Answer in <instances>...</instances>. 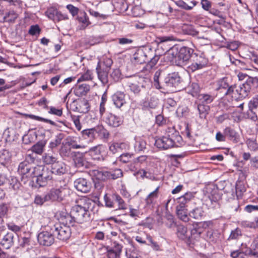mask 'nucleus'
<instances>
[{
    "mask_svg": "<svg viewBox=\"0 0 258 258\" xmlns=\"http://www.w3.org/2000/svg\"><path fill=\"white\" fill-rule=\"evenodd\" d=\"M246 144L249 150L253 151L258 150V144L255 140L249 139L246 141Z\"/></svg>",
    "mask_w": 258,
    "mask_h": 258,
    "instance_id": "54",
    "label": "nucleus"
},
{
    "mask_svg": "<svg viewBox=\"0 0 258 258\" xmlns=\"http://www.w3.org/2000/svg\"><path fill=\"white\" fill-rule=\"evenodd\" d=\"M55 186L46 194V199L49 202H61L70 196L71 190L64 180L56 181Z\"/></svg>",
    "mask_w": 258,
    "mask_h": 258,
    "instance_id": "3",
    "label": "nucleus"
},
{
    "mask_svg": "<svg viewBox=\"0 0 258 258\" xmlns=\"http://www.w3.org/2000/svg\"><path fill=\"white\" fill-rule=\"evenodd\" d=\"M112 199L117 203L118 209L124 210L126 209V204L119 195L113 194L112 196Z\"/></svg>",
    "mask_w": 258,
    "mask_h": 258,
    "instance_id": "46",
    "label": "nucleus"
},
{
    "mask_svg": "<svg viewBox=\"0 0 258 258\" xmlns=\"http://www.w3.org/2000/svg\"><path fill=\"white\" fill-rule=\"evenodd\" d=\"M224 134L226 137H228L229 139L235 143H237L240 141V137L238 134L233 128L229 126L226 127L224 130Z\"/></svg>",
    "mask_w": 258,
    "mask_h": 258,
    "instance_id": "22",
    "label": "nucleus"
},
{
    "mask_svg": "<svg viewBox=\"0 0 258 258\" xmlns=\"http://www.w3.org/2000/svg\"><path fill=\"white\" fill-rule=\"evenodd\" d=\"M242 235L241 231L240 229L236 228L231 232V233L228 237V240H236L239 238Z\"/></svg>",
    "mask_w": 258,
    "mask_h": 258,
    "instance_id": "53",
    "label": "nucleus"
},
{
    "mask_svg": "<svg viewBox=\"0 0 258 258\" xmlns=\"http://www.w3.org/2000/svg\"><path fill=\"white\" fill-rule=\"evenodd\" d=\"M36 166L33 167L31 164L27 161L21 162L18 167V172L24 178H33L35 176Z\"/></svg>",
    "mask_w": 258,
    "mask_h": 258,
    "instance_id": "10",
    "label": "nucleus"
},
{
    "mask_svg": "<svg viewBox=\"0 0 258 258\" xmlns=\"http://www.w3.org/2000/svg\"><path fill=\"white\" fill-rule=\"evenodd\" d=\"M63 137L64 135L62 134H59L57 135L56 136L55 139L49 143V148L51 149H53L60 145Z\"/></svg>",
    "mask_w": 258,
    "mask_h": 258,
    "instance_id": "50",
    "label": "nucleus"
},
{
    "mask_svg": "<svg viewBox=\"0 0 258 258\" xmlns=\"http://www.w3.org/2000/svg\"><path fill=\"white\" fill-rule=\"evenodd\" d=\"M198 110L200 118H205L209 113L210 107L208 105L200 103L198 105Z\"/></svg>",
    "mask_w": 258,
    "mask_h": 258,
    "instance_id": "41",
    "label": "nucleus"
},
{
    "mask_svg": "<svg viewBox=\"0 0 258 258\" xmlns=\"http://www.w3.org/2000/svg\"><path fill=\"white\" fill-rule=\"evenodd\" d=\"M16 236V234L12 232H8L1 239L0 244L4 248L9 249L14 245Z\"/></svg>",
    "mask_w": 258,
    "mask_h": 258,
    "instance_id": "15",
    "label": "nucleus"
},
{
    "mask_svg": "<svg viewBox=\"0 0 258 258\" xmlns=\"http://www.w3.org/2000/svg\"><path fill=\"white\" fill-rule=\"evenodd\" d=\"M194 53V50L192 48L187 46H182L176 55L174 57L172 61L176 65L182 66L185 64L190 58H191Z\"/></svg>",
    "mask_w": 258,
    "mask_h": 258,
    "instance_id": "7",
    "label": "nucleus"
},
{
    "mask_svg": "<svg viewBox=\"0 0 258 258\" xmlns=\"http://www.w3.org/2000/svg\"><path fill=\"white\" fill-rule=\"evenodd\" d=\"M105 150V146L102 145H98L90 148L88 151V153L94 160H103L102 153L104 152Z\"/></svg>",
    "mask_w": 258,
    "mask_h": 258,
    "instance_id": "14",
    "label": "nucleus"
},
{
    "mask_svg": "<svg viewBox=\"0 0 258 258\" xmlns=\"http://www.w3.org/2000/svg\"><path fill=\"white\" fill-rule=\"evenodd\" d=\"M112 64L113 61L110 57L103 56L102 59L99 60L97 66L100 64L101 67L104 68L105 70H107L109 71Z\"/></svg>",
    "mask_w": 258,
    "mask_h": 258,
    "instance_id": "30",
    "label": "nucleus"
},
{
    "mask_svg": "<svg viewBox=\"0 0 258 258\" xmlns=\"http://www.w3.org/2000/svg\"><path fill=\"white\" fill-rule=\"evenodd\" d=\"M52 173L48 168L43 166H37L34 177H36V186H45L47 182L52 178Z\"/></svg>",
    "mask_w": 258,
    "mask_h": 258,
    "instance_id": "5",
    "label": "nucleus"
},
{
    "mask_svg": "<svg viewBox=\"0 0 258 258\" xmlns=\"http://www.w3.org/2000/svg\"><path fill=\"white\" fill-rule=\"evenodd\" d=\"M135 141L134 148L136 152H140L146 149L147 144L144 139L141 138H136Z\"/></svg>",
    "mask_w": 258,
    "mask_h": 258,
    "instance_id": "33",
    "label": "nucleus"
},
{
    "mask_svg": "<svg viewBox=\"0 0 258 258\" xmlns=\"http://www.w3.org/2000/svg\"><path fill=\"white\" fill-rule=\"evenodd\" d=\"M79 107H76V109L78 111L80 112L86 113L89 110V105L88 102L86 100H81L79 103Z\"/></svg>",
    "mask_w": 258,
    "mask_h": 258,
    "instance_id": "49",
    "label": "nucleus"
},
{
    "mask_svg": "<svg viewBox=\"0 0 258 258\" xmlns=\"http://www.w3.org/2000/svg\"><path fill=\"white\" fill-rule=\"evenodd\" d=\"M177 235L181 239L184 240L187 238V228L183 225H177Z\"/></svg>",
    "mask_w": 258,
    "mask_h": 258,
    "instance_id": "40",
    "label": "nucleus"
},
{
    "mask_svg": "<svg viewBox=\"0 0 258 258\" xmlns=\"http://www.w3.org/2000/svg\"><path fill=\"white\" fill-rule=\"evenodd\" d=\"M150 61H148V63L147 64V67L148 68L152 69L153 68L159 59V56L158 55H155L154 57H153L151 58H150Z\"/></svg>",
    "mask_w": 258,
    "mask_h": 258,
    "instance_id": "61",
    "label": "nucleus"
},
{
    "mask_svg": "<svg viewBox=\"0 0 258 258\" xmlns=\"http://www.w3.org/2000/svg\"><path fill=\"white\" fill-rule=\"evenodd\" d=\"M52 174L58 175H63L67 172V165L61 161H57L51 166Z\"/></svg>",
    "mask_w": 258,
    "mask_h": 258,
    "instance_id": "19",
    "label": "nucleus"
},
{
    "mask_svg": "<svg viewBox=\"0 0 258 258\" xmlns=\"http://www.w3.org/2000/svg\"><path fill=\"white\" fill-rule=\"evenodd\" d=\"M97 208L93 200L84 197L80 199L78 204L72 207L71 213L77 223H83L89 220L91 212L94 213L97 211Z\"/></svg>",
    "mask_w": 258,
    "mask_h": 258,
    "instance_id": "1",
    "label": "nucleus"
},
{
    "mask_svg": "<svg viewBox=\"0 0 258 258\" xmlns=\"http://www.w3.org/2000/svg\"><path fill=\"white\" fill-rule=\"evenodd\" d=\"M232 104H233V103ZM220 107L222 108L223 111H228V113H231L233 112V108L235 107L233 104H228L225 99H223L219 103Z\"/></svg>",
    "mask_w": 258,
    "mask_h": 258,
    "instance_id": "47",
    "label": "nucleus"
},
{
    "mask_svg": "<svg viewBox=\"0 0 258 258\" xmlns=\"http://www.w3.org/2000/svg\"><path fill=\"white\" fill-rule=\"evenodd\" d=\"M249 78L246 79V82L239 85L237 88V91L238 92L239 99L244 98L248 96L252 86L251 83L249 82Z\"/></svg>",
    "mask_w": 258,
    "mask_h": 258,
    "instance_id": "16",
    "label": "nucleus"
},
{
    "mask_svg": "<svg viewBox=\"0 0 258 258\" xmlns=\"http://www.w3.org/2000/svg\"><path fill=\"white\" fill-rule=\"evenodd\" d=\"M148 61L147 53L143 49L138 50L133 55L132 61L135 63L142 64Z\"/></svg>",
    "mask_w": 258,
    "mask_h": 258,
    "instance_id": "18",
    "label": "nucleus"
},
{
    "mask_svg": "<svg viewBox=\"0 0 258 258\" xmlns=\"http://www.w3.org/2000/svg\"><path fill=\"white\" fill-rule=\"evenodd\" d=\"M159 186H158L153 191L151 192L146 198V203L147 205L152 204L158 198L159 195Z\"/></svg>",
    "mask_w": 258,
    "mask_h": 258,
    "instance_id": "36",
    "label": "nucleus"
},
{
    "mask_svg": "<svg viewBox=\"0 0 258 258\" xmlns=\"http://www.w3.org/2000/svg\"><path fill=\"white\" fill-rule=\"evenodd\" d=\"M74 184L78 191L83 193L89 192L91 188V182L84 178H79L76 179Z\"/></svg>",
    "mask_w": 258,
    "mask_h": 258,
    "instance_id": "11",
    "label": "nucleus"
},
{
    "mask_svg": "<svg viewBox=\"0 0 258 258\" xmlns=\"http://www.w3.org/2000/svg\"><path fill=\"white\" fill-rule=\"evenodd\" d=\"M75 164L78 168L86 167L87 162L83 155L80 153H76L73 158Z\"/></svg>",
    "mask_w": 258,
    "mask_h": 258,
    "instance_id": "26",
    "label": "nucleus"
},
{
    "mask_svg": "<svg viewBox=\"0 0 258 258\" xmlns=\"http://www.w3.org/2000/svg\"><path fill=\"white\" fill-rule=\"evenodd\" d=\"M92 173L96 179L103 181L108 179L115 180L123 176L122 171L119 168H115L110 171L94 170L92 171Z\"/></svg>",
    "mask_w": 258,
    "mask_h": 258,
    "instance_id": "6",
    "label": "nucleus"
},
{
    "mask_svg": "<svg viewBox=\"0 0 258 258\" xmlns=\"http://www.w3.org/2000/svg\"><path fill=\"white\" fill-rule=\"evenodd\" d=\"M125 94L121 91H117L111 97L113 104L117 108H120L126 103Z\"/></svg>",
    "mask_w": 258,
    "mask_h": 258,
    "instance_id": "17",
    "label": "nucleus"
},
{
    "mask_svg": "<svg viewBox=\"0 0 258 258\" xmlns=\"http://www.w3.org/2000/svg\"><path fill=\"white\" fill-rule=\"evenodd\" d=\"M180 83V77L177 72L169 74L164 79V84L169 88L176 87Z\"/></svg>",
    "mask_w": 258,
    "mask_h": 258,
    "instance_id": "12",
    "label": "nucleus"
},
{
    "mask_svg": "<svg viewBox=\"0 0 258 258\" xmlns=\"http://www.w3.org/2000/svg\"><path fill=\"white\" fill-rule=\"evenodd\" d=\"M246 253L240 249L234 250L231 252L230 256L232 258H245Z\"/></svg>",
    "mask_w": 258,
    "mask_h": 258,
    "instance_id": "56",
    "label": "nucleus"
},
{
    "mask_svg": "<svg viewBox=\"0 0 258 258\" xmlns=\"http://www.w3.org/2000/svg\"><path fill=\"white\" fill-rule=\"evenodd\" d=\"M60 221L62 223L61 225L69 226V227L71 226H73L75 222H76L73 214H69L68 213H64L61 216Z\"/></svg>",
    "mask_w": 258,
    "mask_h": 258,
    "instance_id": "23",
    "label": "nucleus"
},
{
    "mask_svg": "<svg viewBox=\"0 0 258 258\" xmlns=\"http://www.w3.org/2000/svg\"><path fill=\"white\" fill-rule=\"evenodd\" d=\"M45 146V142L44 141H40L31 147V151L33 153H35L38 155H41L44 151V148Z\"/></svg>",
    "mask_w": 258,
    "mask_h": 258,
    "instance_id": "37",
    "label": "nucleus"
},
{
    "mask_svg": "<svg viewBox=\"0 0 258 258\" xmlns=\"http://www.w3.org/2000/svg\"><path fill=\"white\" fill-rule=\"evenodd\" d=\"M182 30L185 34L192 36H197L199 34V32L191 26H185L183 27Z\"/></svg>",
    "mask_w": 258,
    "mask_h": 258,
    "instance_id": "48",
    "label": "nucleus"
},
{
    "mask_svg": "<svg viewBox=\"0 0 258 258\" xmlns=\"http://www.w3.org/2000/svg\"><path fill=\"white\" fill-rule=\"evenodd\" d=\"M96 73L98 78L104 85L108 82V73L109 71L105 70L104 68L101 67L100 64L97 66L96 68Z\"/></svg>",
    "mask_w": 258,
    "mask_h": 258,
    "instance_id": "21",
    "label": "nucleus"
},
{
    "mask_svg": "<svg viewBox=\"0 0 258 258\" xmlns=\"http://www.w3.org/2000/svg\"><path fill=\"white\" fill-rule=\"evenodd\" d=\"M10 188L12 189L15 193L19 196H24L23 195V187L16 177H11L10 180Z\"/></svg>",
    "mask_w": 258,
    "mask_h": 258,
    "instance_id": "20",
    "label": "nucleus"
},
{
    "mask_svg": "<svg viewBox=\"0 0 258 258\" xmlns=\"http://www.w3.org/2000/svg\"><path fill=\"white\" fill-rule=\"evenodd\" d=\"M176 5L180 8L186 10H191L195 6H196L197 2L195 1H191L190 2V5H187L185 2L183 1H179L176 2Z\"/></svg>",
    "mask_w": 258,
    "mask_h": 258,
    "instance_id": "45",
    "label": "nucleus"
},
{
    "mask_svg": "<svg viewBox=\"0 0 258 258\" xmlns=\"http://www.w3.org/2000/svg\"><path fill=\"white\" fill-rule=\"evenodd\" d=\"M130 90L136 95H139L141 90L140 86L136 84L132 83L130 86Z\"/></svg>",
    "mask_w": 258,
    "mask_h": 258,
    "instance_id": "64",
    "label": "nucleus"
},
{
    "mask_svg": "<svg viewBox=\"0 0 258 258\" xmlns=\"http://www.w3.org/2000/svg\"><path fill=\"white\" fill-rule=\"evenodd\" d=\"M96 134H98L102 138L108 139L110 134L109 132L103 126H98L95 127Z\"/></svg>",
    "mask_w": 258,
    "mask_h": 258,
    "instance_id": "43",
    "label": "nucleus"
},
{
    "mask_svg": "<svg viewBox=\"0 0 258 258\" xmlns=\"http://www.w3.org/2000/svg\"><path fill=\"white\" fill-rule=\"evenodd\" d=\"M165 135L155 140V145L160 150H167L183 144V140L174 127H165Z\"/></svg>",
    "mask_w": 258,
    "mask_h": 258,
    "instance_id": "2",
    "label": "nucleus"
},
{
    "mask_svg": "<svg viewBox=\"0 0 258 258\" xmlns=\"http://www.w3.org/2000/svg\"><path fill=\"white\" fill-rule=\"evenodd\" d=\"M237 88L235 85H230L224 93L225 95H230L236 101L237 99H239L238 92L237 91Z\"/></svg>",
    "mask_w": 258,
    "mask_h": 258,
    "instance_id": "38",
    "label": "nucleus"
},
{
    "mask_svg": "<svg viewBox=\"0 0 258 258\" xmlns=\"http://www.w3.org/2000/svg\"><path fill=\"white\" fill-rule=\"evenodd\" d=\"M189 216L196 220H201L204 216L203 208L198 207L191 210L188 213Z\"/></svg>",
    "mask_w": 258,
    "mask_h": 258,
    "instance_id": "27",
    "label": "nucleus"
},
{
    "mask_svg": "<svg viewBox=\"0 0 258 258\" xmlns=\"http://www.w3.org/2000/svg\"><path fill=\"white\" fill-rule=\"evenodd\" d=\"M191 63L187 69L188 72H194L204 68L208 63V60L203 53L195 52L191 58Z\"/></svg>",
    "mask_w": 258,
    "mask_h": 258,
    "instance_id": "8",
    "label": "nucleus"
},
{
    "mask_svg": "<svg viewBox=\"0 0 258 258\" xmlns=\"http://www.w3.org/2000/svg\"><path fill=\"white\" fill-rule=\"evenodd\" d=\"M167 220L166 224L168 228H172L176 226V223L174 221V216L170 214H167L166 216Z\"/></svg>",
    "mask_w": 258,
    "mask_h": 258,
    "instance_id": "57",
    "label": "nucleus"
},
{
    "mask_svg": "<svg viewBox=\"0 0 258 258\" xmlns=\"http://www.w3.org/2000/svg\"><path fill=\"white\" fill-rule=\"evenodd\" d=\"M42 160L44 164L51 165L52 166L58 161V158L57 156L54 154L46 153L42 156Z\"/></svg>",
    "mask_w": 258,
    "mask_h": 258,
    "instance_id": "24",
    "label": "nucleus"
},
{
    "mask_svg": "<svg viewBox=\"0 0 258 258\" xmlns=\"http://www.w3.org/2000/svg\"><path fill=\"white\" fill-rule=\"evenodd\" d=\"M249 255L256 256L258 255V236L255 237L250 245L248 251Z\"/></svg>",
    "mask_w": 258,
    "mask_h": 258,
    "instance_id": "39",
    "label": "nucleus"
},
{
    "mask_svg": "<svg viewBox=\"0 0 258 258\" xmlns=\"http://www.w3.org/2000/svg\"><path fill=\"white\" fill-rule=\"evenodd\" d=\"M81 134L84 139L93 141L95 139V127L84 130L81 132Z\"/></svg>",
    "mask_w": 258,
    "mask_h": 258,
    "instance_id": "28",
    "label": "nucleus"
},
{
    "mask_svg": "<svg viewBox=\"0 0 258 258\" xmlns=\"http://www.w3.org/2000/svg\"><path fill=\"white\" fill-rule=\"evenodd\" d=\"M206 205L209 209L215 210L220 208L218 200L213 196L206 201Z\"/></svg>",
    "mask_w": 258,
    "mask_h": 258,
    "instance_id": "31",
    "label": "nucleus"
},
{
    "mask_svg": "<svg viewBox=\"0 0 258 258\" xmlns=\"http://www.w3.org/2000/svg\"><path fill=\"white\" fill-rule=\"evenodd\" d=\"M47 229L52 230L57 238L62 241L68 240L72 234L71 228L69 226L61 225V224L55 223L53 221L48 223Z\"/></svg>",
    "mask_w": 258,
    "mask_h": 258,
    "instance_id": "4",
    "label": "nucleus"
},
{
    "mask_svg": "<svg viewBox=\"0 0 258 258\" xmlns=\"http://www.w3.org/2000/svg\"><path fill=\"white\" fill-rule=\"evenodd\" d=\"M176 213L177 217L183 222H188L189 221L187 209L176 208Z\"/></svg>",
    "mask_w": 258,
    "mask_h": 258,
    "instance_id": "32",
    "label": "nucleus"
},
{
    "mask_svg": "<svg viewBox=\"0 0 258 258\" xmlns=\"http://www.w3.org/2000/svg\"><path fill=\"white\" fill-rule=\"evenodd\" d=\"M89 90V86L86 84H82L77 87L75 90V94L78 96L85 95Z\"/></svg>",
    "mask_w": 258,
    "mask_h": 258,
    "instance_id": "34",
    "label": "nucleus"
},
{
    "mask_svg": "<svg viewBox=\"0 0 258 258\" xmlns=\"http://www.w3.org/2000/svg\"><path fill=\"white\" fill-rule=\"evenodd\" d=\"M92 78L93 73L92 71L87 70L85 73L81 76V77L78 79L77 82L78 83L81 81L91 80Z\"/></svg>",
    "mask_w": 258,
    "mask_h": 258,
    "instance_id": "52",
    "label": "nucleus"
},
{
    "mask_svg": "<svg viewBox=\"0 0 258 258\" xmlns=\"http://www.w3.org/2000/svg\"><path fill=\"white\" fill-rule=\"evenodd\" d=\"M229 86L230 84L228 82V78H223L218 81L216 90L219 91L222 89H224L226 91Z\"/></svg>",
    "mask_w": 258,
    "mask_h": 258,
    "instance_id": "42",
    "label": "nucleus"
},
{
    "mask_svg": "<svg viewBox=\"0 0 258 258\" xmlns=\"http://www.w3.org/2000/svg\"><path fill=\"white\" fill-rule=\"evenodd\" d=\"M54 232L51 230L47 229V225L44 226V230L41 232L37 236L39 243L44 246H50L54 241Z\"/></svg>",
    "mask_w": 258,
    "mask_h": 258,
    "instance_id": "9",
    "label": "nucleus"
},
{
    "mask_svg": "<svg viewBox=\"0 0 258 258\" xmlns=\"http://www.w3.org/2000/svg\"><path fill=\"white\" fill-rule=\"evenodd\" d=\"M258 223V217L254 218V222H249L247 221H243L241 222V225L244 227H249L255 228L257 227Z\"/></svg>",
    "mask_w": 258,
    "mask_h": 258,
    "instance_id": "55",
    "label": "nucleus"
},
{
    "mask_svg": "<svg viewBox=\"0 0 258 258\" xmlns=\"http://www.w3.org/2000/svg\"><path fill=\"white\" fill-rule=\"evenodd\" d=\"M177 203L176 208L177 209H186V204L188 203L186 200L183 199L181 196L177 199Z\"/></svg>",
    "mask_w": 258,
    "mask_h": 258,
    "instance_id": "60",
    "label": "nucleus"
},
{
    "mask_svg": "<svg viewBox=\"0 0 258 258\" xmlns=\"http://www.w3.org/2000/svg\"><path fill=\"white\" fill-rule=\"evenodd\" d=\"M122 246L119 244H115L114 246L107 251L108 258H120Z\"/></svg>",
    "mask_w": 258,
    "mask_h": 258,
    "instance_id": "25",
    "label": "nucleus"
},
{
    "mask_svg": "<svg viewBox=\"0 0 258 258\" xmlns=\"http://www.w3.org/2000/svg\"><path fill=\"white\" fill-rule=\"evenodd\" d=\"M40 29L37 25H32L29 30V33L31 35H35L40 33Z\"/></svg>",
    "mask_w": 258,
    "mask_h": 258,
    "instance_id": "62",
    "label": "nucleus"
},
{
    "mask_svg": "<svg viewBox=\"0 0 258 258\" xmlns=\"http://www.w3.org/2000/svg\"><path fill=\"white\" fill-rule=\"evenodd\" d=\"M226 48L232 51L236 50L239 47V43L238 41H234L226 43Z\"/></svg>",
    "mask_w": 258,
    "mask_h": 258,
    "instance_id": "63",
    "label": "nucleus"
},
{
    "mask_svg": "<svg viewBox=\"0 0 258 258\" xmlns=\"http://www.w3.org/2000/svg\"><path fill=\"white\" fill-rule=\"evenodd\" d=\"M159 100L155 96H151L148 102V106L151 108H155L158 104Z\"/></svg>",
    "mask_w": 258,
    "mask_h": 258,
    "instance_id": "58",
    "label": "nucleus"
},
{
    "mask_svg": "<svg viewBox=\"0 0 258 258\" xmlns=\"http://www.w3.org/2000/svg\"><path fill=\"white\" fill-rule=\"evenodd\" d=\"M18 14L13 10L10 11L6 14L5 18L8 19L9 22H14L17 18Z\"/></svg>",
    "mask_w": 258,
    "mask_h": 258,
    "instance_id": "59",
    "label": "nucleus"
},
{
    "mask_svg": "<svg viewBox=\"0 0 258 258\" xmlns=\"http://www.w3.org/2000/svg\"><path fill=\"white\" fill-rule=\"evenodd\" d=\"M103 121L108 125L113 127L119 126L123 122V119L121 117L110 113H108L105 114V116H103Z\"/></svg>",
    "mask_w": 258,
    "mask_h": 258,
    "instance_id": "13",
    "label": "nucleus"
},
{
    "mask_svg": "<svg viewBox=\"0 0 258 258\" xmlns=\"http://www.w3.org/2000/svg\"><path fill=\"white\" fill-rule=\"evenodd\" d=\"M11 154L9 151L3 150L0 152V164L5 165L11 160Z\"/></svg>",
    "mask_w": 258,
    "mask_h": 258,
    "instance_id": "35",
    "label": "nucleus"
},
{
    "mask_svg": "<svg viewBox=\"0 0 258 258\" xmlns=\"http://www.w3.org/2000/svg\"><path fill=\"white\" fill-rule=\"evenodd\" d=\"M199 100L202 103L201 104H209L211 103L214 97L208 94H201L198 96Z\"/></svg>",
    "mask_w": 258,
    "mask_h": 258,
    "instance_id": "44",
    "label": "nucleus"
},
{
    "mask_svg": "<svg viewBox=\"0 0 258 258\" xmlns=\"http://www.w3.org/2000/svg\"><path fill=\"white\" fill-rule=\"evenodd\" d=\"M77 19L81 25V29H85L90 24L89 18L85 12H81L78 16Z\"/></svg>",
    "mask_w": 258,
    "mask_h": 258,
    "instance_id": "29",
    "label": "nucleus"
},
{
    "mask_svg": "<svg viewBox=\"0 0 258 258\" xmlns=\"http://www.w3.org/2000/svg\"><path fill=\"white\" fill-rule=\"evenodd\" d=\"M58 10L54 8H50L45 12L46 16L50 20L55 22Z\"/></svg>",
    "mask_w": 258,
    "mask_h": 258,
    "instance_id": "51",
    "label": "nucleus"
}]
</instances>
